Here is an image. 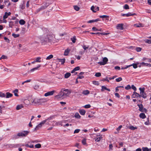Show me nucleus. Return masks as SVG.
I'll list each match as a JSON object with an SVG mask.
<instances>
[{
  "label": "nucleus",
  "instance_id": "c756f323",
  "mask_svg": "<svg viewBox=\"0 0 151 151\" xmlns=\"http://www.w3.org/2000/svg\"><path fill=\"white\" fill-rule=\"evenodd\" d=\"M70 75L71 74L70 73H67L65 75V78H68L70 76Z\"/></svg>",
  "mask_w": 151,
  "mask_h": 151
},
{
  "label": "nucleus",
  "instance_id": "ea45409f",
  "mask_svg": "<svg viewBox=\"0 0 151 151\" xmlns=\"http://www.w3.org/2000/svg\"><path fill=\"white\" fill-rule=\"evenodd\" d=\"M40 57H37L35 59L36 62H41V61L40 60Z\"/></svg>",
  "mask_w": 151,
  "mask_h": 151
},
{
  "label": "nucleus",
  "instance_id": "39448f33",
  "mask_svg": "<svg viewBox=\"0 0 151 151\" xmlns=\"http://www.w3.org/2000/svg\"><path fill=\"white\" fill-rule=\"evenodd\" d=\"M47 120H44L41 122L39 124L36 126L35 129V130H37L40 128L42 125L45 124Z\"/></svg>",
  "mask_w": 151,
  "mask_h": 151
},
{
  "label": "nucleus",
  "instance_id": "a878e982",
  "mask_svg": "<svg viewBox=\"0 0 151 151\" xmlns=\"http://www.w3.org/2000/svg\"><path fill=\"white\" fill-rule=\"evenodd\" d=\"M79 112L81 115H84L85 114L86 111L84 110H80L79 111Z\"/></svg>",
  "mask_w": 151,
  "mask_h": 151
},
{
  "label": "nucleus",
  "instance_id": "052dcab7",
  "mask_svg": "<svg viewBox=\"0 0 151 151\" xmlns=\"http://www.w3.org/2000/svg\"><path fill=\"white\" fill-rule=\"evenodd\" d=\"M136 50L137 52H139L141 51V48L140 47H137L136 48Z\"/></svg>",
  "mask_w": 151,
  "mask_h": 151
},
{
  "label": "nucleus",
  "instance_id": "c85d7f7f",
  "mask_svg": "<svg viewBox=\"0 0 151 151\" xmlns=\"http://www.w3.org/2000/svg\"><path fill=\"white\" fill-rule=\"evenodd\" d=\"M143 151H151L150 149H149L147 147H143L142 148Z\"/></svg>",
  "mask_w": 151,
  "mask_h": 151
},
{
  "label": "nucleus",
  "instance_id": "5701e85b",
  "mask_svg": "<svg viewBox=\"0 0 151 151\" xmlns=\"http://www.w3.org/2000/svg\"><path fill=\"white\" fill-rule=\"evenodd\" d=\"M59 124H60L59 122H57L55 121H53L52 123V126L53 127H54L55 126L57 125H58Z\"/></svg>",
  "mask_w": 151,
  "mask_h": 151
},
{
  "label": "nucleus",
  "instance_id": "c9c22d12",
  "mask_svg": "<svg viewBox=\"0 0 151 151\" xmlns=\"http://www.w3.org/2000/svg\"><path fill=\"white\" fill-rule=\"evenodd\" d=\"M129 65H130V67L133 66V68L135 69L137 67V64L135 63H133Z\"/></svg>",
  "mask_w": 151,
  "mask_h": 151
},
{
  "label": "nucleus",
  "instance_id": "a18cd8bd",
  "mask_svg": "<svg viewBox=\"0 0 151 151\" xmlns=\"http://www.w3.org/2000/svg\"><path fill=\"white\" fill-rule=\"evenodd\" d=\"M35 147L36 148H40L41 147V145L40 144H37L35 145Z\"/></svg>",
  "mask_w": 151,
  "mask_h": 151
},
{
  "label": "nucleus",
  "instance_id": "de8ad7c7",
  "mask_svg": "<svg viewBox=\"0 0 151 151\" xmlns=\"http://www.w3.org/2000/svg\"><path fill=\"white\" fill-rule=\"evenodd\" d=\"M12 35L15 38H17L18 37L19 35V34H16L14 33H13L12 34Z\"/></svg>",
  "mask_w": 151,
  "mask_h": 151
},
{
  "label": "nucleus",
  "instance_id": "2f4dec72",
  "mask_svg": "<svg viewBox=\"0 0 151 151\" xmlns=\"http://www.w3.org/2000/svg\"><path fill=\"white\" fill-rule=\"evenodd\" d=\"M23 107V106L22 105H18L16 107V109L17 110H19L21 109Z\"/></svg>",
  "mask_w": 151,
  "mask_h": 151
},
{
  "label": "nucleus",
  "instance_id": "7ed1b4c3",
  "mask_svg": "<svg viewBox=\"0 0 151 151\" xmlns=\"http://www.w3.org/2000/svg\"><path fill=\"white\" fill-rule=\"evenodd\" d=\"M29 131H23L18 133L17 135H14L15 139H17L19 137H24L26 136L28 134Z\"/></svg>",
  "mask_w": 151,
  "mask_h": 151
},
{
  "label": "nucleus",
  "instance_id": "20e7f679",
  "mask_svg": "<svg viewBox=\"0 0 151 151\" xmlns=\"http://www.w3.org/2000/svg\"><path fill=\"white\" fill-rule=\"evenodd\" d=\"M139 90L140 91V97H142L144 99H145L147 97V94L145 92V88H139Z\"/></svg>",
  "mask_w": 151,
  "mask_h": 151
},
{
  "label": "nucleus",
  "instance_id": "f3484780",
  "mask_svg": "<svg viewBox=\"0 0 151 151\" xmlns=\"http://www.w3.org/2000/svg\"><path fill=\"white\" fill-rule=\"evenodd\" d=\"M100 19H94V20H90L88 21V23H91L93 22H97L98 21H100Z\"/></svg>",
  "mask_w": 151,
  "mask_h": 151
},
{
  "label": "nucleus",
  "instance_id": "1a4fd4ad",
  "mask_svg": "<svg viewBox=\"0 0 151 151\" xmlns=\"http://www.w3.org/2000/svg\"><path fill=\"white\" fill-rule=\"evenodd\" d=\"M55 92L54 91H49L47 93H45L44 94V96H51Z\"/></svg>",
  "mask_w": 151,
  "mask_h": 151
},
{
  "label": "nucleus",
  "instance_id": "a19ab883",
  "mask_svg": "<svg viewBox=\"0 0 151 151\" xmlns=\"http://www.w3.org/2000/svg\"><path fill=\"white\" fill-rule=\"evenodd\" d=\"M74 9L76 11H78L80 9V8L77 6H74Z\"/></svg>",
  "mask_w": 151,
  "mask_h": 151
},
{
  "label": "nucleus",
  "instance_id": "aec40b11",
  "mask_svg": "<svg viewBox=\"0 0 151 151\" xmlns=\"http://www.w3.org/2000/svg\"><path fill=\"white\" fill-rule=\"evenodd\" d=\"M141 64L144 66H146L148 67H151V64L150 63H147L144 62L141 63Z\"/></svg>",
  "mask_w": 151,
  "mask_h": 151
},
{
  "label": "nucleus",
  "instance_id": "b1692460",
  "mask_svg": "<svg viewBox=\"0 0 151 151\" xmlns=\"http://www.w3.org/2000/svg\"><path fill=\"white\" fill-rule=\"evenodd\" d=\"M139 117L141 118L144 119L146 117V116L145 114L143 113H141L139 114Z\"/></svg>",
  "mask_w": 151,
  "mask_h": 151
},
{
  "label": "nucleus",
  "instance_id": "2eb2a0df",
  "mask_svg": "<svg viewBox=\"0 0 151 151\" xmlns=\"http://www.w3.org/2000/svg\"><path fill=\"white\" fill-rule=\"evenodd\" d=\"M6 98H8L12 97L13 96V94L9 92H7L6 93Z\"/></svg>",
  "mask_w": 151,
  "mask_h": 151
},
{
  "label": "nucleus",
  "instance_id": "e433bc0d",
  "mask_svg": "<svg viewBox=\"0 0 151 151\" xmlns=\"http://www.w3.org/2000/svg\"><path fill=\"white\" fill-rule=\"evenodd\" d=\"M82 143L83 145H85L86 144V139L84 138L82 141Z\"/></svg>",
  "mask_w": 151,
  "mask_h": 151
},
{
  "label": "nucleus",
  "instance_id": "8fccbe9b",
  "mask_svg": "<svg viewBox=\"0 0 151 151\" xmlns=\"http://www.w3.org/2000/svg\"><path fill=\"white\" fill-rule=\"evenodd\" d=\"M101 73L98 72L96 73L95 74V76L97 77H99L101 76Z\"/></svg>",
  "mask_w": 151,
  "mask_h": 151
},
{
  "label": "nucleus",
  "instance_id": "412c9836",
  "mask_svg": "<svg viewBox=\"0 0 151 151\" xmlns=\"http://www.w3.org/2000/svg\"><path fill=\"white\" fill-rule=\"evenodd\" d=\"M18 92V89H15L13 91V93H14V95L16 96H18L19 95L17 93Z\"/></svg>",
  "mask_w": 151,
  "mask_h": 151
},
{
  "label": "nucleus",
  "instance_id": "ddd939ff",
  "mask_svg": "<svg viewBox=\"0 0 151 151\" xmlns=\"http://www.w3.org/2000/svg\"><path fill=\"white\" fill-rule=\"evenodd\" d=\"M102 138L101 135H97L96 138L95 140L97 142H99Z\"/></svg>",
  "mask_w": 151,
  "mask_h": 151
},
{
  "label": "nucleus",
  "instance_id": "423d86ee",
  "mask_svg": "<svg viewBox=\"0 0 151 151\" xmlns=\"http://www.w3.org/2000/svg\"><path fill=\"white\" fill-rule=\"evenodd\" d=\"M138 106L139 107V111L142 112H147V110L145 109L143 107V106L142 104H138Z\"/></svg>",
  "mask_w": 151,
  "mask_h": 151
},
{
  "label": "nucleus",
  "instance_id": "13d9d810",
  "mask_svg": "<svg viewBox=\"0 0 151 151\" xmlns=\"http://www.w3.org/2000/svg\"><path fill=\"white\" fill-rule=\"evenodd\" d=\"M131 86L130 85H128L127 86L125 87V89L126 90H128L131 88Z\"/></svg>",
  "mask_w": 151,
  "mask_h": 151
},
{
  "label": "nucleus",
  "instance_id": "cd10ccee",
  "mask_svg": "<svg viewBox=\"0 0 151 151\" xmlns=\"http://www.w3.org/2000/svg\"><path fill=\"white\" fill-rule=\"evenodd\" d=\"M92 29L94 31H101L102 30V29H96V27H93L92 28Z\"/></svg>",
  "mask_w": 151,
  "mask_h": 151
},
{
  "label": "nucleus",
  "instance_id": "4be33fe9",
  "mask_svg": "<svg viewBox=\"0 0 151 151\" xmlns=\"http://www.w3.org/2000/svg\"><path fill=\"white\" fill-rule=\"evenodd\" d=\"M90 93L89 91L88 90H85L83 91L82 92V93L85 95H87Z\"/></svg>",
  "mask_w": 151,
  "mask_h": 151
},
{
  "label": "nucleus",
  "instance_id": "6e6552de",
  "mask_svg": "<svg viewBox=\"0 0 151 151\" xmlns=\"http://www.w3.org/2000/svg\"><path fill=\"white\" fill-rule=\"evenodd\" d=\"M91 10H92L93 12H96L97 11L99 10V7L98 6H92L91 7Z\"/></svg>",
  "mask_w": 151,
  "mask_h": 151
},
{
  "label": "nucleus",
  "instance_id": "603ef678",
  "mask_svg": "<svg viewBox=\"0 0 151 151\" xmlns=\"http://www.w3.org/2000/svg\"><path fill=\"white\" fill-rule=\"evenodd\" d=\"M98 63L100 65H104L105 64V63H104L103 61L99 62Z\"/></svg>",
  "mask_w": 151,
  "mask_h": 151
},
{
  "label": "nucleus",
  "instance_id": "0eeeda50",
  "mask_svg": "<svg viewBox=\"0 0 151 151\" xmlns=\"http://www.w3.org/2000/svg\"><path fill=\"white\" fill-rule=\"evenodd\" d=\"M52 117H50L48 118L47 119H45V120H47L46 123V124L47 125H51V123H52V122H51L50 121L51 120Z\"/></svg>",
  "mask_w": 151,
  "mask_h": 151
},
{
  "label": "nucleus",
  "instance_id": "c03bdc74",
  "mask_svg": "<svg viewBox=\"0 0 151 151\" xmlns=\"http://www.w3.org/2000/svg\"><path fill=\"white\" fill-rule=\"evenodd\" d=\"M108 61V59L106 57H104L103 59V61L105 63V64H106L107 63V62Z\"/></svg>",
  "mask_w": 151,
  "mask_h": 151
},
{
  "label": "nucleus",
  "instance_id": "79ce46f5",
  "mask_svg": "<svg viewBox=\"0 0 151 151\" xmlns=\"http://www.w3.org/2000/svg\"><path fill=\"white\" fill-rule=\"evenodd\" d=\"M6 96V95L4 93L0 92V97H5Z\"/></svg>",
  "mask_w": 151,
  "mask_h": 151
},
{
  "label": "nucleus",
  "instance_id": "dca6fc26",
  "mask_svg": "<svg viewBox=\"0 0 151 151\" xmlns=\"http://www.w3.org/2000/svg\"><path fill=\"white\" fill-rule=\"evenodd\" d=\"M70 50L68 48L65 50L64 52V55L65 56L67 55L69 53Z\"/></svg>",
  "mask_w": 151,
  "mask_h": 151
},
{
  "label": "nucleus",
  "instance_id": "4c0bfd02",
  "mask_svg": "<svg viewBox=\"0 0 151 151\" xmlns=\"http://www.w3.org/2000/svg\"><path fill=\"white\" fill-rule=\"evenodd\" d=\"M92 83L94 85H95L98 86L99 85V83L97 81H93L92 82Z\"/></svg>",
  "mask_w": 151,
  "mask_h": 151
},
{
  "label": "nucleus",
  "instance_id": "774afa93",
  "mask_svg": "<svg viewBox=\"0 0 151 151\" xmlns=\"http://www.w3.org/2000/svg\"><path fill=\"white\" fill-rule=\"evenodd\" d=\"M20 8L23 9H24V8L25 7V5L24 4H22L20 5Z\"/></svg>",
  "mask_w": 151,
  "mask_h": 151
},
{
  "label": "nucleus",
  "instance_id": "864d4df0",
  "mask_svg": "<svg viewBox=\"0 0 151 151\" xmlns=\"http://www.w3.org/2000/svg\"><path fill=\"white\" fill-rule=\"evenodd\" d=\"M91 106L90 104H88L84 106L85 108H89L91 107Z\"/></svg>",
  "mask_w": 151,
  "mask_h": 151
},
{
  "label": "nucleus",
  "instance_id": "393cba45",
  "mask_svg": "<svg viewBox=\"0 0 151 151\" xmlns=\"http://www.w3.org/2000/svg\"><path fill=\"white\" fill-rule=\"evenodd\" d=\"M14 22L13 21H10L9 22V26L11 28L13 26L14 24Z\"/></svg>",
  "mask_w": 151,
  "mask_h": 151
},
{
  "label": "nucleus",
  "instance_id": "473e14b6",
  "mask_svg": "<svg viewBox=\"0 0 151 151\" xmlns=\"http://www.w3.org/2000/svg\"><path fill=\"white\" fill-rule=\"evenodd\" d=\"M19 23L21 25H24L25 23V21L23 19H21L20 20Z\"/></svg>",
  "mask_w": 151,
  "mask_h": 151
},
{
  "label": "nucleus",
  "instance_id": "6ab92c4d",
  "mask_svg": "<svg viewBox=\"0 0 151 151\" xmlns=\"http://www.w3.org/2000/svg\"><path fill=\"white\" fill-rule=\"evenodd\" d=\"M149 38H151V36L148 37ZM144 41L147 43L149 44H151V40L146 39L144 40Z\"/></svg>",
  "mask_w": 151,
  "mask_h": 151
},
{
  "label": "nucleus",
  "instance_id": "f03ea898",
  "mask_svg": "<svg viewBox=\"0 0 151 151\" xmlns=\"http://www.w3.org/2000/svg\"><path fill=\"white\" fill-rule=\"evenodd\" d=\"M71 90L68 89H61L59 94L55 97L58 98L64 99L68 97L71 93Z\"/></svg>",
  "mask_w": 151,
  "mask_h": 151
},
{
  "label": "nucleus",
  "instance_id": "5fc2aeb1",
  "mask_svg": "<svg viewBox=\"0 0 151 151\" xmlns=\"http://www.w3.org/2000/svg\"><path fill=\"white\" fill-rule=\"evenodd\" d=\"M80 129H76L74 131V133H78L80 131Z\"/></svg>",
  "mask_w": 151,
  "mask_h": 151
},
{
  "label": "nucleus",
  "instance_id": "72a5a7b5",
  "mask_svg": "<svg viewBox=\"0 0 151 151\" xmlns=\"http://www.w3.org/2000/svg\"><path fill=\"white\" fill-rule=\"evenodd\" d=\"M75 117L77 118L80 119L81 116L78 113H76L75 114Z\"/></svg>",
  "mask_w": 151,
  "mask_h": 151
},
{
  "label": "nucleus",
  "instance_id": "f704fd0d",
  "mask_svg": "<svg viewBox=\"0 0 151 151\" xmlns=\"http://www.w3.org/2000/svg\"><path fill=\"white\" fill-rule=\"evenodd\" d=\"M53 55H50L48 56L46 58L47 60H49L50 59L52 58H53Z\"/></svg>",
  "mask_w": 151,
  "mask_h": 151
},
{
  "label": "nucleus",
  "instance_id": "3c124183",
  "mask_svg": "<svg viewBox=\"0 0 151 151\" xmlns=\"http://www.w3.org/2000/svg\"><path fill=\"white\" fill-rule=\"evenodd\" d=\"M122 80V78L121 77H120L118 78H117L116 79V82H119Z\"/></svg>",
  "mask_w": 151,
  "mask_h": 151
},
{
  "label": "nucleus",
  "instance_id": "bb28decb",
  "mask_svg": "<svg viewBox=\"0 0 151 151\" xmlns=\"http://www.w3.org/2000/svg\"><path fill=\"white\" fill-rule=\"evenodd\" d=\"M136 15V14L135 13L132 14L131 13L129 12L127 14H126V16L128 17H129L130 16L134 15Z\"/></svg>",
  "mask_w": 151,
  "mask_h": 151
},
{
  "label": "nucleus",
  "instance_id": "6e6d98bb",
  "mask_svg": "<svg viewBox=\"0 0 151 151\" xmlns=\"http://www.w3.org/2000/svg\"><path fill=\"white\" fill-rule=\"evenodd\" d=\"M107 88L104 86H102L101 91H103L104 90H106Z\"/></svg>",
  "mask_w": 151,
  "mask_h": 151
},
{
  "label": "nucleus",
  "instance_id": "69168bd1",
  "mask_svg": "<svg viewBox=\"0 0 151 151\" xmlns=\"http://www.w3.org/2000/svg\"><path fill=\"white\" fill-rule=\"evenodd\" d=\"M114 68L116 70H119L120 69V67L118 66H116L114 67Z\"/></svg>",
  "mask_w": 151,
  "mask_h": 151
},
{
  "label": "nucleus",
  "instance_id": "58836bf2",
  "mask_svg": "<svg viewBox=\"0 0 151 151\" xmlns=\"http://www.w3.org/2000/svg\"><path fill=\"white\" fill-rule=\"evenodd\" d=\"M134 25L137 27H143V25L141 24H136Z\"/></svg>",
  "mask_w": 151,
  "mask_h": 151
},
{
  "label": "nucleus",
  "instance_id": "7c9ffc66",
  "mask_svg": "<svg viewBox=\"0 0 151 151\" xmlns=\"http://www.w3.org/2000/svg\"><path fill=\"white\" fill-rule=\"evenodd\" d=\"M71 40L73 43H75L76 42V37L75 36H74L73 37H72L71 38Z\"/></svg>",
  "mask_w": 151,
  "mask_h": 151
},
{
  "label": "nucleus",
  "instance_id": "4d7b16f0",
  "mask_svg": "<svg viewBox=\"0 0 151 151\" xmlns=\"http://www.w3.org/2000/svg\"><path fill=\"white\" fill-rule=\"evenodd\" d=\"M7 58V57L6 56L4 55H3L2 56L1 58H0V60H1L2 59H6V58Z\"/></svg>",
  "mask_w": 151,
  "mask_h": 151
},
{
  "label": "nucleus",
  "instance_id": "4468645a",
  "mask_svg": "<svg viewBox=\"0 0 151 151\" xmlns=\"http://www.w3.org/2000/svg\"><path fill=\"white\" fill-rule=\"evenodd\" d=\"M40 66H40V65H38L37 67H35V68H32V69H31L30 70V72H33L35 70H38V68H40Z\"/></svg>",
  "mask_w": 151,
  "mask_h": 151
},
{
  "label": "nucleus",
  "instance_id": "49530a36",
  "mask_svg": "<svg viewBox=\"0 0 151 151\" xmlns=\"http://www.w3.org/2000/svg\"><path fill=\"white\" fill-rule=\"evenodd\" d=\"M99 17L101 18H109V16L107 15H101L99 16Z\"/></svg>",
  "mask_w": 151,
  "mask_h": 151
},
{
  "label": "nucleus",
  "instance_id": "f8f14e48",
  "mask_svg": "<svg viewBox=\"0 0 151 151\" xmlns=\"http://www.w3.org/2000/svg\"><path fill=\"white\" fill-rule=\"evenodd\" d=\"M57 60H58V62H60L61 63V64L62 65H63L65 62V58L63 59H59L58 58Z\"/></svg>",
  "mask_w": 151,
  "mask_h": 151
},
{
  "label": "nucleus",
  "instance_id": "338daca9",
  "mask_svg": "<svg viewBox=\"0 0 151 151\" xmlns=\"http://www.w3.org/2000/svg\"><path fill=\"white\" fill-rule=\"evenodd\" d=\"M74 69V70H75V71L78 70L80 69V67L79 66L76 67V68H75Z\"/></svg>",
  "mask_w": 151,
  "mask_h": 151
},
{
  "label": "nucleus",
  "instance_id": "9d476101",
  "mask_svg": "<svg viewBox=\"0 0 151 151\" xmlns=\"http://www.w3.org/2000/svg\"><path fill=\"white\" fill-rule=\"evenodd\" d=\"M132 97L133 98H135L136 97L137 98L138 97H140V95L136 92L134 91L132 95Z\"/></svg>",
  "mask_w": 151,
  "mask_h": 151
},
{
  "label": "nucleus",
  "instance_id": "9b49d317",
  "mask_svg": "<svg viewBox=\"0 0 151 151\" xmlns=\"http://www.w3.org/2000/svg\"><path fill=\"white\" fill-rule=\"evenodd\" d=\"M123 24H119L117 25L116 28L118 29L122 30L123 29Z\"/></svg>",
  "mask_w": 151,
  "mask_h": 151
},
{
  "label": "nucleus",
  "instance_id": "37998d69",
  "mask_svg": "<svg viewBox=\"0 0 151 151\" xmlns=\"http://www.w3.org/2000/svg\"><path fill=\"white\" fill-rule=\"evenodd\" d=\"M129 128L132 130H134L137 129L136 127H134L133 126H131L129 127Z\"/></svg>",
  "mask_w": 151,
  "mask_h": 151
},
{
  "label": "nucleus",
  "instance_id": "f257e3e1",
  "mask_svg": "<svg viewBox=\"0 0 151 151\" xmlns=\"http://www.w3.org/2000/svg\"><path fill=\"white\" fill-rule=\"evenodd\" d=\"M54 35L50 33L43 34L39 37L41 42L43 44H45L47 42H50L53 39Z\"/></svg>",
  "mask_w": 151,
  "mask_h": 151
},
{
  "label": "nucleus",
  "instance_id": "bf43d9fd",
  "mask_svg": "<svg viewBox=\"0 0 151 151\" xmlns=\"http://www.w3.org/2000/svg\"><path fill=\"white\" fill-rule=\"evenodd\" d=\"M82 47L83 49L84 50H86L88 48L89 46H88L87 47H86V45H83V46H82Z\"/></svg>",
  "mask_w": 151,
  "mask_h": 151
},
{
  "label": "nucleus",
  "instance_id": "0e129e2a",
  "mask_svg": "<svg viewBox=\"0 0 151 151\" xmlns=\"http://www.w3.org/2000/svg\"><path fill=\"white\" fill-rule=\"evenodd\" d=\"M8 16L7 14L5 12L4 15L3 16V18L4 19H6L8 17Z\"/></svg>",
  "mask_w": 151,
  "mask_h": 151
},
{
  "label": "nucleus",
  "instance_id": "e2e57ef3",
  "mask_svg": "<svg viewBox=\"0 0 151 151\" xmlns=\"http://www.w3.org/2000/svg\"><path fill=\"white\" fill-rule=\"evenodd\" d=\"M122 127V125H120L116 129V130L117 131H119L120 129H121V128Z\"/></svg>",
  "mask_w": 151,
  "mask_h": 151
},
{
  "label": "nucleus",
  "instance_id": "09e8293b",
  "mask_svg": "<svg viewBox=\"0 0 151 151\" xmlns=\"http://www.w3.org/2000/svg\"><path fill=\"white\" fill-rule=\"evenodd\" d=\"M124 8L125 9H129V7L127 4H126L124 6Z\"/></svg>",
  "mask_w": 151,
  "mask_h": 151
},
{
  "label": "nucleus",
  "instance_id": "a211bd4d",
  "mask_svg": "<svg viewBox=\"0 0 151 151\" xmlns=\"http://www.w3.org/2000/svg\"><path fill=\"white\" fill-rule=\"evenodd\" d=\"M31 101L33 104H37L39 102L38 100L37 99H32Z\"/></svg>",
  "mask_w": 151,
  "mask_h": 151
},
{
  "label": "nucleus",
  "instance_id": "680f3d73",
  "mask_svg": "<svg viewBox=\"0 0 151 151\" xmlns=\"http://www.w3.org/2000/svg\"><path fill=\"white\" fill-rule=\"evenodd\" d=\"M132 88L135 91L137 90L136 87L134 85H132Z\"/></svg>",
  "mask_w": 151,
  "mask_h": 151
}]
</instances>
